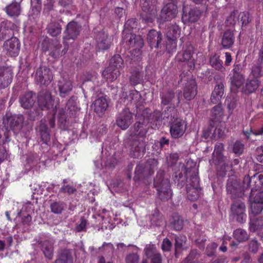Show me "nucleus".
Wrapping results in <instances>:
<instances>
[{
    "label": "nucleus",
    "instance_id": "54",
    "mask_svg": "<svg viewBox=\"0 0 263 263\" xmlns=\"http://www.w3.org/2000/svg\"><path fill=\"white\" fill-rule=\"evenodd\" d=\"M199 257V254L196 250H192L185 258L183 263H197Z\"/></svg>",
    "mask_w": 263,
    "mask_h": 263
},
{
    "label": "nucleus",
    "instance_id": "18",
    "mask_svg": "<svg viewBox=\"0 0 263 263\" xmlns=\"http://www.w3.org/2000/svg\"><path fill=\"white\" fill-rule=\"evenodd\" d=\"M231 213L235 216L236 220L239 223H243L247 218L245 213L246 206L245 203L240 200H237L231 204Z\"/></svg>",
    "mask_w": 263,
    "mask_h": 263
},
{
    "label": "nucleus",
    "instance_id": "21",
    "mask_svg": "<svg viewBox=\"0 0 263 263\" xmlns=\"http://www.w3.org/2000/svg\"><path fill=\"white\" fill-rule=\"evenodd\" d=\"M197 94V86L195 79H191L185 84L183 88V96L184 98L191 101L194 99Z\"/></svg>",
    "mask_w": 263,
    "mask_h": 263
},
{
    "label": "nucleus",
    "instance_id": "58",
    "mask_svg": "<svg viewBox=\"0 0 263 263\" xmlns=\"http://www.w3.org/2000/svg\"><path fill=\"white\" fill-rule=\"evenodd\" d=\"M238 20H240L242 26H246L251 21L250 15L248 12H241L239 13Z\"/></svg>",
    "mask_w": 263,
    "mask_h": 263
},
{
    "label": "nucleus",
    "instance_id": "12",
    "mask_svg": "<svg viewBox=\"0 0 263 263\" xmlns=\"http://www.w3.org/2000/svg\"><path fill=\"white\" fill-rule=\"evenodd\" d=\"M82 29V26L77 22L71 21L68 23L64 31L65 35L63 36V44H66L67 41L75 40L79 35Z\"/></svg>",
    "mask_w": 263,
    "mask_h": 263
},
{
    "label": "nucleus",
    "instance_id": "16",
    "mask_svg": "<svg viewBox=\"0 0 263 263\" xmlns=\"http://www.w3.org/2000/svg\"><path fill=\"white\" fill-rule=\"evenodd\" d=\"M37 103L41 110H48L53 108L54 100L48 90H43L38 95Z\"/></svg>",
    "mask_w": 263,
    "mask_h": 263
},
{
    "label": "nucleus",
    "instance_id": "13",
    "mask_svg": "<svg viewBox=\"0 0 263 263\" xmlns=\"http://www.w3.org/2000/svg\"><path fill=\"white\" fill-rule=\"evenodd\" d=\"M52 79V74L49 68L46 66H40L35 73V82L40 85H48Z\"/></svg>",
    "mask_w": 263,
    "mask_h": 263
},
{
    "label": "nucleus",
    "instance_id": "33",
    "mask_svg": "<svg viewBox=\"0 0 263 263\" xmlns=\"http://www.w3.org/2000/svg\"><path fill=\"white\" fill-rule=\"evenodd\" d=\"M5 11L7 15L11 17L18 16L21 12V7L20 3L12 2L6 7Z\"/></svg>",
    "mask_w": 263,
    "mask_h": 263
},
{
    "label": "nucleus",
    "instance_id": "63",
    "mask_svg": "<svg viewBox=\"0 0 263 263\" xmlns=\"http://www.w3.org/2000/svg\"><path fill=\"white\" fill-rule=\"evenodd\" d=\"M217 246V243L215 242H212L208 245L205 251L206 254L209 257L214 256Z\"/></svg>",
    "mask_w": 263,
    "mask_h": 263
},
{
    "label": "nucleus",
    "instance_id": "24",
    "mask_svg": "<svg viewBox=\"0 0 263 263\" xmlns=\"http://www.w3.org/2000/svg\"><path fill=\"white\" fill-rule=\"evenodd\" d=\"M13 72L8 67H0V90L7 87L12 82Z\"/></svg>",
    "mask_w": 263,
    "mask_h": 263
},
{
    "label": "nucleus",
    "instance_id": "43",
    "mask_svg": "<svg viewBox=\"0 0 263 263\" xmlns=\"http://www.w3.org/2000/svg\"><path fill=\"white\" fill-rule=\"evenodd\" d=\"M251 73L257 79L263 76V62H260L257 60V63L254 64L251 68Z\"/></svg>",
    "mask_w": 263,
    "mask_h": 263
},
{
    "label": "nucleus",
    "instance_id": "49",
    "mask_svg": "<svg viewBox=\"0 0 263 263\" xmlns=\"http://www.w3.org/2000/svg\"><path fill=\"white\" fill-rule=\"evenodd\" d=\"M151 221L153 224L157 226L161 224L163 221V216L157 209H155L153 211L151 215Z\"/></svg>",
    "mask_w": 263,
    "mask_h": 263
},
{
    "label": "nucleus",
    "instance_id": "53",
    "mask_svg": "<svg viewBox=\"0 0 263 263\" xmlns=\"http://www.w3.org/2000/svg\"><path fill=\"white\" fill-rule=\"evenodd\" d=\"M260 243L256 239L250 240L248 244V250L250 252L255 254L257 252Z\"/></svg>",
    "mask_w": 263,
    "mask_h": 263
},
{
    "label": "nucleus",
    "instance_id": "7",
    "mask_svg": "<svg viewBox=\"0 0 263 263\" xmlns=\"http://www.w3.org/2000/svg\"><path fill=\"white\" fill-rule=\"evenodd\" d=\"M186 193L188 199L191 201L197 200L201 194L199 178L195 170L193 171L188 184L186 185Z\"/></svg>",
    "mask_w": 263,
    "mask_h": 263
},
{
    "label": "nucleus",
    "instance_id": "5",
    "mask_svg": "<svg viewBox=\"0 0 263 263\" xmlns=\"http://www.w3.org/2000/svg\"><path fill=\"white\" fill-rule=\"evenodd\" d=\"M122 42L128 44L129 47H134L131 54L133 56V60L134 61H138L141 59V49L144 45L143 40L139 35L126 33V30H123L122 33Z\"/></svg>",
    "mask_w": 263,
    "mask_h": 263
},
{
    "label": "nucleus",
    "instance_id": "34",
    "mask_svg": "<svg viewBox=\"0 0 263 263\" xmlns=\"http://www.w3.org/2000/svg\"><path fill=\"white\" fill-rule=\"evenodd\" d=\"M59 88L60 90V96L62 98H65L68 96L69 92L72 90V85L71 82L69 80H64L60 81L59 83Z\"/></svg>",
    "mask_w": 263,
    "mask_h": 263
},
{
    "label": "nucleus",
    "instance_id": "47",
    "mask_svg": "<svg viewBox=\"0 0 263 263\" xmlns=\"http://www.w3.org/2000/svg\"><path fill=\"white\" fill-rule=\"evenodd\" d=\"M123 60L121 56L119 54L115 55L110 60V62L108 66H111L114 69H120L123 66Z\"/></svg>",
    "mask_w": 263,
    "mask_h": 263
},
{
    "label": "nucleus",
    "instance_id": "14",
    "mask_svg": "<svg viewBox=\"0 0 263 263\" xmlns=\"http://www.w3.org/2000/svg\"><path fill=\"white\" fill-rule=\"evenodd\" d=\"M178 13V8L176 5L174 3L166 4L161 10L158 22L163 23L175 17Z\"/></svg>",
    "mask_w": 263,
    "mask_h": 263
},
{
    "label": "nucleus",
    "instance_id": "31",
    "mask_svg": "<svg viewBox=\"0 0 263 263\" xmlns=\"http://www.w3.org/2000/svg\"><path fill=\"white\" fill-rule=\"evenodd\" d=\"M94 111L98 114H103L108 106L107 99L104 96L98 97L93 103Z\"/></svg>",
    "mask_w": 263,
    "mask_h": 263
},
{
    "label": "nucleus",
    "instance_id": "57",
    "mask_svg": "<svg viewBox=\"0 0 263 263\" xmlns=\"http://www.w3.org/2000/svg\"><path fill=\"white\" fill-rule=\"evenodd\" d=\"M212 116L214 119L218 121L220 119L221 116L223 115L222 109L220 104H217L214 106L212 110Z\"/></svg>",
    "mask_w": 263,
    "mask_h": 263
},
{
    "label": "nucleus",
    "instance_id": "3",
    "mask_svg": "<svg viewBox=\"0 0 263 263\" xmlns=\"http://www.w3.org/2000/svg\"><path fill=\"white\" fill-rule=\"evenodd\" d=\"M154 186L157 191V195L162 201H167L171 198L172 192L171 190L170 180L165 177L164 172L159 170L154 179Z\"/></svg>",
    "mask_w": 263,
    "mask_h": 263
},
{
    "label": "nucleus",
    "instance_id": "9",
    "mask_svg": "<svg viewBox=\"0 0 263 263\" xmlns=\"http://www.w3.org/2000/svg\"><path fill=\"white\" fill-rule=\"evenodd\" d=\"M194 52V47L192 45H185L177 54L178 61L187 64L190 69H194L195 65V60L193 58Z\"/></svg>",
    "mask_w": 263,
    "mask_h": 263
},
{
    "label": "nucleus",
    "instance_id": "38",
    "mask_svg": "<svg viewBox=\"0 0 263 263\" xmlns=\"http://www.w3.org/2000/svg\"><path fill=\"white\" fill-rule=\"evenodd\" d=\"M200 14L199 11L195 9H191L188 13H185L183 10L182 18L186 21L194 23L199 19Z\"/></svg>",
    "mask_w": 263,
    "mask_h": 263
},
{
    "label": "nucleus",
    "instance_id": "42",
    "mask_svg": "<svg viewBox=\"0 0 263 263\" xmlns=\"http://www.w3.org/2000/svg\"><path fill=\"white\" fill-rule=\"evenodd\" d=\"M230 80L232 87L237 89L242 84L245 80V77L242 73L233 74V76L230 78Z\"/></svg>",
    "mask_w": 263,
    "mask_h": 263
},
{
    "label": "nucleus",
    "instance_id": "17",
    "mask_svg": "<svg viewBox=\"0 0 263 263\" xmlns=\"http://www.w3.org/2000/svg\"><path fill=\"white\" fill-rule=\"evenodd\" d=\"M180 34V28L176 24H170L167 27L166 31V37L167 40L166 42L167 49H168L169 44H171L172 49L176 47V41L177 39L179 37Z\"/></svg>",
    "mask_w": 263,
    "mask_h": 263
},
{
    "label": "nucleus",
    "instance_id": "60",
    "mask_svg": "<svg viewBox=\"0 0 263 263\" xmlns=\"http://www.w3.org/2000/svg\"><path fill=\"white\" fill-rule=\"evenodd\" d=\"M76 191V189L70 184H63L59 190L60 193H67L68 195L74 194Z\"/></svg>",
    "mask_w": 263,
    "mask_h": 263
},
{
    "label": "nucleus",
    "instance_id": "25",
    "mask_svg": "<svg viewBox=\"0 0 263 263\" xmlns=\"http://www.w3.org/2000/svg\"><path fill=\"white\" fill-rule=\"evenodd\" d=\"M62 22H63L61 20L58 21L51 20L46 28L47 33L52 37H58L60 35L62 30L60 23Z\"/></svg>",
    "mask_w": 263,
    "mask_h": 263
},
{
    "label": "nucleus",
    "instance_id": "44",
    "mask_svg": "<svg viewBox=\"0 0 263 263\" xmlns=\"http://www.w3.org/2000/svg\"><path fill=\"white\" fill-rule=\"evenodd\" d=\"M143 74L140 69L133 70L130 78V82L132 85H136L140 83L142 81Z\"/></svg>",
    "mask_w": 263,
    "mask_h": 263
},
{
    "label": "nucleus",
    "instance_id": "40",
    "mask_svg": "<svg viewBox=\"0 0 263 263\" xmlns=\"http://www.w3.org/2000/svg\"><path fill=\"white\" fill-rule=\"evenodd\" d=\"M211 123L214 125L213 130L212 131V138L217 139L221 138L224 134V128L220 123L214 122L212 121Z\"/></svg>",
    "mask_w": 263,
    "mask_h": 263
},
{
    "label": "nucleus",
    "instance_id": "56",
    "mask_svg": "<svg viewBox=\"0 0 263 263\" xmlns=\"http://www.w3.org/2000/svg\"><path fill=\"white\" fill-rule=\"evenodd\" d=\"M135 173L136 176L134 177L135 180H139L143 175L144 176L147 175V172L145 168V166L142 164H138L135 169Z\"/></svg>",
    "mask_w": 263,
    "mask_h": 263
},
{
    "label": "nucleus",
    "instance_id": "62",
    "mask_svg": "<svg viewBox=\"0 0 263 263\" xmlns=\"http://www.w3.org/2000/svg\"><path fill=\"white\" fill-rule=\"evenodd\" d=\"M80 221V223L75 228L76 231L78 232L85 231L87 221L84 217H81Z\"/></svg>",
    "mask_w": 263,
    "mask_h": 263
},
{
    "label": "nucleus",
    "instance_id": "48",
    "mask_svg": "<svg viewBox=\"0 0 263 263\" xmlns=\"http://www.w3.org/2000/svg\"><path fill=\"white\" fill-rule=\"evenodd\" d=\"M210 63L211 65L216 69L222 72L225 70V68L222 65V62L218 56L215 55L212 57L210 58Z\"/></svg>",
    "mask_w": 263,
    "mask_h": 263
},
{
    "label": "nucleus",
    "instance_id": "29",
    "mask_svg": "<svg viewBox=\"0 0 263 263\" xmlns=\"http://www.w3.org/2000/svg\"><path fill=\"white\" fill-rule=\"evenodd\" d=\"M40 248L45 257L49 260L52 259L53 256V243L47 240L39 242Z\"/></svg>",
    "mask_w": 263,
    "mask_h": 263
},
{
    "label": "nucleus",
    "instance_id": "30",
    "mask_svg": "<svg viewBox=\"0 0 263 263\" xmlns=\"http://www.w3.org/2000/svg\"><path fill=\"white\" fill-rule=\"evenodd\" d=\"M40 123V124L36 129L39 133L42 142L47 144L50 140V135L45 123L46 121L45 119H42Z\"/></svg>",
    "mask_w": 263,
    "mask_h": 263
},
{
    "label": "nucleus",
    "instance_id": "2",
    "mask_svg": "<svg viewBox=\"0 0 263 263\" xmlns=\"http://www.w3.org/2000/svg\"><path fill=\"white\" fill-rule=\"evenodd\" d=\"M255 179V176H253L250 178L249 176H246L243 179L242 185H240V182L234 176L229 178L227 182L226 190L227 193L230 194L231 198H241L244 195V192L249 187H251L250 183Z\"/></svg>",
    "mask_w": 263,
    "mask_h": 263
},
{
    "label": "nucleus",
    "instance_id": "11",
    "mask_svg": "<svg viewBox=\"0 0 263 263\" xmlns=\"http://www.w3.org/2000/svg\"><path fill=\"white\" fill-rule=\"evenodd\" d=\"M135 113H134V114ZM133 121V114L128 108L122 110L116 117V124L122 130L127 129Z\"/></svg>",
    "mask_w": 263,
    "mask_h": 263
},
{
    "label": "nucleus",
    "instance_id": "10",
    "mask_svg": "<svg viewBox=\"0 0 263 263\" xmlns=\"http://www.w3.org/2000/svg\"><path fill=\"white\" fill-rule=\"evenodd\" d=\"M136 117H139L141 116L145 121H148L149 123H160L162 119H163V112L161 114L158 110L154 111L153 113H149L148 108L144 109L143 106H136Z\"/></svg>",
    "mask_w": 263,
    "mask_h": 263
},
{
    "label": "nucleus",
    "instance_id": "26",
    "mask_svg": "<svg viewBox=\"0 0 263 263\" xmlns=\"http://www.w3.org/2000/svg\"><path fill=\"white\" fill-rule=\"evenodd\" d=\"M35 99V94L32 91H28L20 97L19 102L22 107L28 109L33 106Z\"/></svg>",
    "mask_w": 263,
    "mask_h": 263
},
{
    "label": "nucleus",
    "instance_id": "35",
    "mask_svg": "<svg viewBox=\"0 0 263 263\" xmlns=\"http://www.w3.org/2000/svg\"><path fill=\"white\" fill-rule=\"evenodd\" d=\"M120 74V70L116 68L114 69L111 68V66H108L102 72L103 77L110 82H112L117 79Z\"/></svg>",
    "mask_w": 263,
    "mask_h": 263
},
{
    "label": "nucleus",
    "instance_id": "32",
    "mask_svg": "<svg viewBox=\"0 0 263 263\" xmlns=\"http://www.w3.org/2000/svg\"><path fill=\"white\" fill-rule=\"evenodd\" d=\"M235 36L234 33L230 30H227L224 32L221 39V45L224 49L231 48L234 44Z\"/></svg>",
    "mask_w": 263,
    "mask_h": 263
},
{
    "label": "nucleus",
    "instance_id": "50",
    "mask_svg": "<svg viewBox=\"0 0 263 263\" xmlns=\"http://www.w3.org/2000/svg\"><path fill=\"white\" fill-rule=\"evenodd\" d=\"M158 164V162L156 159L151 158L147 160L145 166L148 175L153 174L155 170L157 168Z\"/></svg>",
    "mask_w": 263,
    "mask_h": 263
},
{
    "label": "nucleus",
    "instance_id": "46",
    "mask_svg": "<svg viewBox=\"0 0 263 263\" xmlns=\"http://www.w3.org/2000/svg\"><path fill=\"white\" fill-rule=\"evenodd\" d=\"M234 238L239 242H243L249 238L247 232L241 229H237L233 232Z\"/></svg>",
    "mask_w": 263,
    "mask_h": 263
},
{
    "label": "nucleus",
    "instance_id": "45",
    "mask_svg": "<svg viewBox=\"0 0 263 263\" xmlns=\"http://www.w3.org/2000/svg\"><path fill=\"white\" fill-rule=\"evenodd\" d=\"M64 202L54 201L50 204V210L54 214H61L64 210Z\"/></svg>",
    "mask_w": 263,
    "mask_h": 263
},
{
    "label": "nucleus",
    "instance_id": "1",
    "mask_svg": "<svg viewBox=\"0 0 263 263\" xmlns=\"http://www.w3.org/2000/svg\"><path fill=\"white\" fill-rule=\"evenodd\" d=\"M163 120L167 119L171 137L174 139L181 137L186 130V123L179 117L176 108L168 106L163 111Z\"/></svg>",
    "mask_w": 263,
    "mask_h": 263
},
{
    "label": "nucleus",
    "instance_id": "52",
    "mask_svg": "<svg viewBox=\"0 0 263 263\" xmlns=\"http://www.w3.org/2000/svg\"><path fill=\"white\" fill-rule=\"evenodd\" d=\"M144 252L145 255L148 258H151L159 253L157 251L156 247L154 245L148 244L145 246L144 249Z\"/></svg>",
    "mask_w": 263,
    "mask_h": 263
},
{
    "label": "nucleus",
    "instance_id": "19",
    "mask_svg": "<svg viewBox=\"0 0 263 263\" xmlns=\"http://www.w3.org/2000/svg\"><path fill=\"white\" fill-rule=\"evenodd\" d=\"M95 38L97 46L100 50H106L110 48L112 39L104 30L95 32Z\"/></svg>",
    "mask_w": 263,
    "mask_h": 263
},
{
    "label": "nucleus",
    "instance_id": "36",
    "mask_svg": "<svg viewBox=\"0 0 263 263\" xmlns=\"http://www.w3.org/2000/svg\"><path fill=\"white\" fill-rule=\"evenodd\" d=\"M260 83V81L256 78L248 80L243 88V91L247 94L252 93L256 90Z\"/></svg>",
    "mask_w": 263,
    "mask_h": 263
},
{
    "label": "nucleus",
    "instance_id": "8",
    "mask_svg": "<svg viewBox=\"0 0 263 263\" xmlns=\"http://www.w3.org/2000/svg\"><path fill=\"white\" fill-rule=\"evenodd\" d=\"M129 155L134 158H141L146 152V142L143 138L137 136H130Z\"/></svg>",
    "mask_w": 263,
    "mask_h": 263
},
{
    "label": "nucleus",
    "instance_id": "59",
    "mask_svg": "<svg viewBox=\"0 0 263 263\" xmlns=\"http://www.w3.org/2000/svg\"><path fill=\"white\" fill-rule=\"evenodd\" d=\"M138 25V22L136 18H130L128 20L124 25V30L126 33H129L130 29L136 28Z\"/></svg>",
    "mask_w": 263,
    "mask_h": 263
},
{
    "label": "nucleus",
    "instance_id": "55",
    "mask_svg": "<svg viewBox=\"0 0 263 263\" xmlns=\"http://www.w3.org/2000/svg\"><path fill=\"white\" fill-rule=\"evenodd\" d=\"M252 196H250V206L252 213L254 215L258 214L263 210V204H260L255 201L252 200Z\"/></svg>",
    "mask_w": 263,
    "mask_h": 263
},
{
    "label": "nucleus",
    "instance_id": "41",
    "mask_svg": "<svg viewBox=\"0 0 263 263\" xmlns=\"http://www.w3.org/2000/svg\"><path fill=\"white\" fill-rule=\"evenodd\" d=\"M54 263H73L72 257L67 250H64L61 251L59 259L54 261Z\"/></svg>",
    "mask_w": 263,
    "mask_h": 263
},
{
    "label": "nucleus",
    "instance_id": "39",
    "mask_svg": "<svg viewBox=\"0 0 263 263\" xmlns=\"http://www.w3.org/2000/svg\"><path fill=\"white\" fill-rule=\"evenodd\" d=\"M183 220L178 214H174L171 220V227L175 231H180L183 228Z\"/></svg>",
    "mask_w": 263,
    "mask_h": 263
},
{
    "label": "nucleus",
    "instance_id": "28",
    "mask_svg": "<svg viewBox=\"0 0 263 263\" xmlns=\"http://www.w3.org/2000/svg\"><path fill=\"white\" fill-rule=\"evenodd\" d=\"M13 24L11 22H2L0 24V39L7 40L13 34Z\"/></svg>",
    "mask_w": 263,
    "mask_h": 263
},
{
    "label": "nucleus",
    "instance_id": "23",
    "mask_svg": "<svg viewBox=\"0 0 263 263\" xmlns=\"http://www.w3.org/2000/svg\"><path fill=\"white\" fill-rule=\"evenodd\" d=\"M149 127L148 121H145L144 118L141 116L139 121L134 124L133 135H131L130 136H137L143 138L147 133Z\"/></svg>",
    "mask_w": 263,
    "mask_h": 263
},
{
    "label": "nucleus",
    "instance_id": "51",
    "mask_svg": "<svg viewBox=\"0 0 263 263\" xmlns=\"http://www.w3.org/2000/svg\"><path fill=\"white\" fill-rule=\"evenodd\" d=\"M66 123H68L66 120V115L65 111L63 109H60L59 111L58 123L60 128L62 129L66 128Z\"/></svg>",
    "mask_w": 263,
    "mask_h": 263
},
{
    "label": "nucleus",
    "instance_id": "64",
    "mask_svg": "<svg viewBox=\"0 0 263 263\" xmlns=\"http://www.w3.org/2000/svg\"><path fill=\"white\" fill-rule=\"evenodd\" d=\"M244 149V145L239 141H236L233 148V151L235 154H241L242 153Z\"/></svg>",
    "mask_w": 263,
    "mask_h": 263
},
{
    "label": "nucleus",
    "instance_id": "27",
    "mask_svg": "<svg viewBox=\"0 0 263 263\" xmlns=\"http://www.w3.org/2000/svg\"><path fill=\"white\" fill-rule=\"evenodd\" d=\"M147 39L152 48H158L162 40V33L154 29L151 30L147 34Z\"/></svg>",
    "mask_w": 263,
    "mask_h": 263
},
{
    "label": "nucleus",
    "instance_id": "37",
    "mask_svg": "<svg viewBox=\"0 0 263 263\" xmlns=\"http://www.w3.org/2000/svg\"><path fill=\"white\" fill-rule=\"evenodd\" d=\"M64 49L61 51V44L58 43L54 45V46L50 48L49 55L54 59L58 58L59 57L64 55L68 49V43H66V44H64Z\"/></svg>",
    "mask_w": 263,
    "mask_h": 263
},
{
    "label": "nucleus",
    "instance_id": "15",
    "mask_svg": "<svg viewBox=\"0 0 263 263\" xmlns=\"http://www.w3.org/2000/svg\"><path fill=\"white\" fill-rule=\"evenodd\" d=\"M181 94V91H180L176 97L174 91L172 90H168L161 93V105L164 106L170 105V106L176 108V106H177L180 102V95Z\"/></svg>",
    "mask_w": 263,
    "mask_h": 263
},
{
    "label": "nucleus",
    "instance_id": "6",
    "mask_svg": "<svg viewBox=\"0 0 263 263\" xmlns=\"http://www.w3.org/2000/svg\"><path fill=\"white\" fill-rule=\"evenodd\" d=\"M155 2L151 0H141L140 5L142 12L140 14V19L144 23H152L157 13V9Z\"/></svg>",
    "mask_w": 263,
    "mask_h": 263
},
{
    "label": "nucleus",
    "instance_id": "22",
    "mask_svg": "<svg viewBox=\"0 0 263 263\" xmlns=\"http://www.w3.org/2000/svg\"><path fill=\"white\" fill-rule=\"evenodd\" d=\"M4 50L7 54L11 57H16L20 50V43L16 37H11L7 40L4 44Z\"/></svg>",
    "mask_w": 263,
    "mask_h": 263
},
{
    "label": "nucleus",
    "instance_id": "61",
    "mask_svg": "<svg viewBox=\"0 0 263 263\" xmlns=\"http://www.w3.org/2000/svg\"><path fill=\"white\" fill-rule=\"evenodd\" d=\"M175 249L177 250L178 249H180L183 247V246L185 243L186 238L184 236H175Z\"/></svg>",
    "mask_w": 263,
    "mask_h": 263
},
{
    "label": "nucleus",
    "instance_id": "4",
    "mask_svg": "<svg viewBox=\"0 0 263 263\" xmlns=\"http://www.w3.org/2000/svg\"><path fill=\"white\" fill-rule=\"evenodd\" d=\"M24 118L22 115H14L10 117L3 119V124L5 132V141L11 140V131L14 134L20 132L23 126Z\"/></svg>",
    "mask_w": 263,
    "mask_h": 263
},
{
    "label": "nucleus",
    "instance_id": "20",
    "mask_svg": "<svg viewBox=\"0 0 263 263\" xmlns=\"http://www.w3.org/2000/svg\"><path fill=\"white\" fill-rule=\"evenodd\" d=\"M223 150V145L222 143H218L215 146L213 155H216L218 158L221 160L219 161L218 166V171L219 172V175L221 176H225L227 171V167H229V164L227 163L222 155V152Z\"/></svg>",
    "mask_w": 263,
    "mask_h": 263
}]
</instances>
